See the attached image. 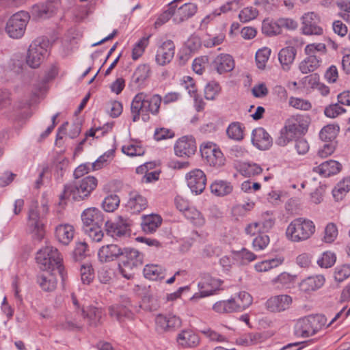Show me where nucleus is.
Returning <instances> with one entry per match:
<instances>
[{"label": "nucleus", "instance_id": "nucleus-7", "mask_svg": "<svg viewBox=\"0 0 350 350\" xmlns=\"http://www.w3.org/2000/svg\"><path fill=\"white\" fill-rule=\"evenodd\" d=\"M317 52L325 54L327 53L326 45L323 43H311L306 46L304 53L307 55L299 64L298 68L302 74H308L317 70L321 66V58L317 57Z\"/></svg>", "mask_w": 350, "mask_h": 350}, {"label": "nucleus", "instance_id": "nucleus-6", "mask_svg": "<svg viewBox=\"0 0 350 350\" xmlns=\"http://www.w3.org/2000/svg\"><path fill=\"white\" fill-rule=\"evenodd\" d=\"M36 260L40 268L43 271L57 270L62 275L64 267L62 265V258L57 249L51 245L40 249L36 255Z\"/></svg>", "mask_w": 350, "mask_h": 350}, {"label": "nucleus", "instance_id": "nucleus-31", "mask_svg": "<svg viewBox=\"0 0 350 350\" xmlns=\"http://www.w3.org/2000/svg\"><path fill=\"white\" fill-rule=\"evenodd\" d=\"M324 283L325 278L322 275L310 276L301 282L299 288L304 292L313 291L323 286Z\"/></svg>", "mask_w": 350, "mask_h": 350}, {"label": "nucleus", "instance_id": "nucleus-27", "mask_svg": "<svg viewBox=\"0 0 350 350\" xmlns=\"http://www.w3.org/2000/svg\"><path fill=\"white\" fill-rule=\"evenodd\" d=\"M83 318L89 326L96 327L101 324L103 312L101 308L90 306L81 310Z\"/></svg>", "mask_w": 350, "mask_h": 350}, {"label": "nucleus", "instance_id": "nucleus-33", "mask_svg": "<svg viewBox=\"0 0 350 350\" xmlns=\"http://www.w3.org/2000/svg\"><path fill=\"white\" fill-rule=\"evenodd\" d=\"M234 312H241L249 307L252 303V296L245 291L240 292L236 297L230 299Z\"/></svg>", "mask_w": 350, "mask_h": 350}, {"label": "nucleus", "instance_id": "nucleus-44", "mask_svg": "<svg viewBox=\"0 0 350 350\" xmlns=\"http://www.w3.org/2000/svg\"><path fill=\"white\" fill-rule=\"evenodd\" d=\"M262 31L269 36L280 34L281 29L278 21L275 22L269 19L264 20L262 25Z\"/></svg>", "mask_w": 350, "mask_h": 350}, {"label": "nucleus", "instance_id": "nucleus-37", "mask_svg": "<svg viewBox=\"0 0 350 350\" xmlns=\"http://www.w3.org/2000/svg\"><path fill=\"white\" fill-rule=\"evenodd\" d=\"M161 217L158 215H149L143 217L142 227L146 233H152L161 224Z\"/></svg>", "mask_w": 350, "mask_h": 350}, {"label": "nucleus", "instance_id": "nucleus-2", "mask_svg": "<svg viewBox=\"0 0 350 350\" xmlns=\"http://www.w3.org/2000/svg\"><path fill=\"white\" fill-rule=\"evenodd\" d=\"M310 124V118L304 115L292 116L288 118L281 129L277 144L284 146L298 135H304Z\"/></svg>", "mask_w": 350, "mask_h": 350}, {"label": "nucleus", "instance_id": "nucleus-42", "mask_svg": "<svg viewBox=\"0 0 350 350\" xmlns=\"http://www.w3.org/2000/svg\"><path fill=\"white\" fill-rule=\"evenodd\" d=\"M339 126L334 124H328L324 126L319 133V137L324 142H331L336 137Z\"/></svg>", "mask_w": 350, "mask_h": 350}, {"label": "nucleus", "instance_id": "nucleus-3", "mask_svg": "<svg viewBox=\"0 0 350 350\" xmlns=\"http://www.w3.org/2000/svg\"><path fill=\"white\" fill-rule=\"evenodd\" d=\"M97 184L98 180L95 177L86 176L73 184L66 185L62 194L60 195V199L62 200L71 198L77 201L84 200L95 189Z\"/></svg>", "mask_w": 350, "mask_h": 350}, {"label": "nucleus", "instance_id": "nucleus-30", "mask_svg": "<svg viewBox=\"0 0 350 350\" xmlns=\"http://www.w3.org/2000/svg\"><path fill=\"white\" fill-rule=\"evenodd\" d=\"M122 305L111 306L109 308V315L120 321L122 317H131L132 312L129 309L130 300L127 297L122 299Z\"/></svg>", "mask_w": 350, "mask_h": 350}, {"label": "nucleus", "instance_id": "nucleus-57", "mask_svg": "<svg viewBox=\"0 0 350 350\" xmlns=\"http://www.w3.org/2000/svg\"><path fill=\"white\" fill-rule=\"evenodd\" d=\"M241 170L244 175L252 176L259 174L262 170L256 163H245L242 164Z\"/></svg>", "mask_w": 350, "mask_h": 350}, {"label": "nucleus", "instance_id": "nucleus-43", "mask_svg": "<svg viewBox=\"0 0 350 350\" xmlns=\"http://www.w3.org/2000/svg\"><path fill=\"white\" fill-rule=\"evenodd\" d=\"M226 134L230 139L240 141L243 139V129L239 122H232L228 126Z\"/></svg>", "mask_w": 350, "mask_h": 350}, {"label": "nucleus", "instance_id": "nucleus-50", "mask_svg": "<svg viewBox=\"0 0 350 350\" xmlns=\"http://www.w3.org/2000/svg\"><path fill=\"white\" fill-rule=\"evenodd\" d=\"M288 104L291 107L299 110L308 111L312 108V104L309 100L293 96L289 98Z\"/></svg>", "mask_w": 350, "mask_h": 350}, {"label": "nucleus", "instance_id": "nucleus-13", "mask_svg": "<svg viewBox=\"0 0 350 350\" xmlns=\"http://www.w3.org/2000/svg\"><path fill=\"white\" fill-rule=\"evenodd\" d=\"M183 1H171L170 9L173 14V21L181 23L192 17L197 12V5L192 2L182 3Z\"/></svg>", "mask_w": 350, "mask_h": 350}, {"label": "nucleus", "instance_id": "nucleus-11", "mask_svg": "<svg viewBox=\"0 0 350 350\" xmlns=\"http://www.w3.org/2000/svg\"><path fill=\"white\" fill-rule=\"evenodd\" d=\"M27 230L34 239L40 241L44 236L42 217L40 215L38 202L31 204L27 222Z\"/></svg>", "mask_w": 350, "mask_h": 350}, {"label": "nucleus", "instance_id": "nucleus-40", "mask_svg": "<svg viewBox=\"0 0 350 350\" xmlns=\"http://www.w3.org/2000/svg\"><path fill=\"white\" fill-rule=\"evenodd\" d=\"M233 187L230 183L225 180H216L211 185L213 193L217 196H224L232 192Z\"/></svg>", "mask_w": 350, "mask_h": 350}, {"label": "nucleus", "instance_id": "nucleus-64", "mask_svg": "<svg viewBox=\"0 0 350 350\" xmlns=\"http://www.w3.org/2000/svg\"><path fill=\"white\" fill-rule=\"evenodd\" d=\"M350 276V265H345L336 269L334 278L341 282Z\"/></svg>", "mask_w": 350, "mask_h": 350}, {"label": "nucleus", "instance_id": "nucleus-59", "mask_svg": "<svg viewBox=\"0 0 350 350\" xmlns=\"http://www.w3.org/2000/svg\"><path fill=\"white\" fill-rule=\"evenodd\" d=\"M213 309L219 313H225V312H234V308L230 299L227 301H219L216 302L213 306Z\"/></svg>", "mask_w": 350, "mask_h": 350}, {"label": "nucleus", "instance_id": "nucleus-48", "mask_svg": "<svg viewBox=\"0 0 350 350\" xmlns=\"http://www.w3.org/2000/svg\"><path fill=\"white\" fill-rule=\"evenodd\" d=\"M271 50L268 48L259 49L256 53V62L258 68L264 69L269 58Z\"/></svg>", "mask_w": 350, "mask_h": 350}, {"label": "nucleus", "instance_id": "nucleus-21", "mask_svg": "<svg viewBox=\"0 0 350 350\" xmlns=\"http://www.w3.org/2000/svg\"><path fill=\"white\" fill-rule=\"evenodd\" d=\"M124 248L118 245L109 244L103 246L98 251V256L101 262H107L116 260L122 256Z\"/></svg>", "mask_w": 350, "mask_h": 350}, {"label": "nucleus", "instance_id": "nucleus-63", "mask_svg": "<svg viewBox=\"0 0 350 350\" xmlns=\"http://www.w3.org/2000/svg\"><path fill=\"white\" fill-rule=\"evenodd\" d=\"M269 243V236L260 234L253 240L252 246L256 251L263 250L268 245Z\"/></svg>", "mask_w": 350, "mask_h": 350}, {"label": "nucleus", "instance_id": "nucleus-20", "mask_svg": "<svg viewBox=\"0 0 350 350\" xmlns=\"http://www.w3.org/2000/svg\"><path fill=\"white\" fill-rule=\"evenodd\" d=\"M55 8L53 1H41L34 4L31 9V14L34 19L51 17L55 12Z\"/></svg>", "mask_w": 350, "mask_h": 350}, {"label": "nucleus", "instance_id": "nucleus-22", "mask_svg": "<svg viewBox=\"0 0 350 350\" xmlns=\"http://www.w3.org/2000/svg\"><path fill=\"white\" fill-rule=\"evenodd\" d=\"M126 208L133 213H139L146 209L148 202L145 197L137 191H131L129 194V200Z\"/></svg>", "mask_w": 350, "mask_h": 350}, {"label": "nucleus", "instance_id": "nucleus-51", "mask_svg": "<svg viewBox=\"0 0 350 350\" xmlns=\"http://www.w3.org/2000/svg\"><path fill=\"white\" fill-rule=\"evenodd\" d=\"M282 263V261L278 258L263 260L256 264L255 269L258 272L267 271L272 268L277 267Z\"/></svg>", "mask_w": 350, "mask_h": 350}, {"label": "nucleus", "instance_id": "nucleus-36", "mask_svg": "<svg viewBox=\"0 0 350 350\" xmlns=\"http://www.w3.org/2000/svg\"><path fill=\"white\" fill-rule=\"evenodd\" d=\"M48 270L45 273H42L38 278L40 286L44 291H52L56 288L57 279L55 274Z\"/></svg>", "mask_w": 350, "mask_h": 350}, {"label": "nucleus", "instance_id": "nucleus-14", "mask_svg": "<svg viewBox=\"0 0 350 350\" xmlns=\"http://www.w3.org/2000/svg\"><path fill=\"white\" fill-rule=\"evenodd\" d=\"M187 186L192 193H201L205 189L206 177L204 172L200 169H195L185 176Z\"/></svg>", "mask_w": 350, "mask_h": 350}, {"label": "nucleus", "instance_id": "nucleus-25", "mask_svg": "<svg viewBox=\"0 0 350 350\" xmlns=\"http://www.w3.org/2000/svg\"><path fill=\"white\" fill-rule=\"evenodd\" d=\"M297 55V50L293 46L282 49L278 53V59L284 71L290 70Z\"/></svg>", "mask_w": 350, "mask_h": 350}, {"label": "nucleus", "instance_id": "nucleus-23", "mask_svg": "<svg viewBox=\"0 0 350 350\" xmlns=\"http://www.w3.org/2000/svg\"><path fill=\"white\" fill-rule=\"evenodd\" d=\"M83 227L102 225L104 221L102 212L94 207L85 209L81 214Z\"/></svg>", "mask_w": 350, "mask_h": 350}, {"label": "nucleus", "instance_id": "nucleus-39", "mask_svg": "<svg viewBox=\"0 0 350 350\" xmlns=\"http://www.w3.org/2000/svg\"><path fill=\"white\" fill-rule=\"evenodd\" d=\"M350 191V178H346L340 180L333 189L332 195L336 201L342 200Z\"/></svg>", "mask_w": 350, "mask_h": 350}, {"label": "nucleus", "instance_id": "nucleus-15", "mask_svg": "<svg viewBox=\"0 0 350 350\" xmlns=\"http://www.w3.org/2000/svg\"><path fill=\"white\" fill-rule=\"evenodd\" d=\"M221 284V281L220 280L213 278L209 275H205L198 284L201 291L199 293H196L191 299H195L214 294L219 289Z\"/></svg>", "mask_w": 350, "mask_h": 350}, {"label": "nucleus", "instance_id": "nucleus-54", "mask_svg": "<svg viewBox=\"0 0 350 350\" xmlns=\"http://www.w3.org/2000/svg\"><path fill=\"white\" fill-rule=\"evenodd\" d=\"M120 199L116 195H110L105 198L103 202V207L107 212H113L119 206Z\"/></svg>", "mask_w": 350, "mask_h": 350}, {"label": "nucleus", "instance_id": "nucleus-28", "mask_svg": "<svg viewBox=\"0 0 350 350\" xmlns=\"http://www.w3.org/2000/svg\"><path fill=\"white\" fill-rule=\"evenodd\" d=\"M213 66L217 72L222 74L231 71L234 67V62L231 55L220 54L213 61Z\"/></svg>", "mask_w": 350, "mask_h": 350}, {"label": "nucleus", "instance_id": "nucleus-10", "mask_svg": "<svg viewBox=\"0 0 350 350\" xmlns=\"http://www.w3.org/2000/svg\"><path fill=\"white\" fill-rule=\"evenodd\" d=\"M29 12L21 11L14 14L6 22L5 31L8 36L12 39L21 38L26 30L29 21Z\"/></svg>", "mask_w": 350, "mask_h": 350}, {"label": "nucleus", "instance_id": "nucleus-47", "mask_svg": "<svg viewBox=\"0 0 350 350\" xmlns=\"http://www.w3.org/2000/svg\"><path fill=\"white\" fill-rule=\"evenodd\" d=\"M232 9V1H227L226 3L221 5L219 8L220 12H217V10L213 12L212 14L207 15L205 16L200 24L201 28H206L208 23L211 20H212L215 16H219L221 12L225 13L228 11H230Z\"/></svg>", "mask_w": 350, "mask_h": 350}, {"label": "nucleus", "instance_id": "nucleus-35", "mask_svg": "<svg viewBox=\"0 0 350 350\" xmlns=\"http://www.w3.org/2000/svg\"><path fill=\"white\" fill-rule=\"evenodd\" d=\"M143 272L146 278L152 280H161L165 275V269L161 265L154 264L146 265Z\"/></svg>", "mask_w": 350, "mask_h": 350}, {"label": "nucleus", "instance_id": "nucleus-1", "mask_svg": "<svg viewBox=\"0 0 350 350\" xmlns=\"http://www.w3.org/2000/svg\"><path fill=\"white\" fill-rule=\"evenodd\" d=\"M162 98L159 94L150 95L145 92L137 94L131 105V114L134 122L139 120L144 122L150 120V113L157 116L159 113Z\"/></svg>", "mask_w": 350, "mask_h": 350}, {"label": "nucleus", "instance_id": "nucleus-53", "mask_svg": "<svg viewBox=\"0 0 350 350\" xmlns=\"http://www.w3.org/2000/svg\"><path fill=\"white\" fill-rule=\"evenodd\" d=\"M122 151L124 154L130 157L142 156L145 152L144 148L135 144L123 146L122 147Z\"/></svg>", "mask_w": 350, "mask_h": 350}, {"label": "nucleus", "instance_id": "nucleus-61", "mask_svg": "<svg viewBox=\"0 0 350 350\" xmlns=\"http://www.w3.org/2000/svg\"><path fill=\"white\" fill-rule=\"evenodd\" d=\"M345 111L346 110L342 107L336 103L326 107L324 110V113L328 118H334Z\"/></svg>", "mask_w": 350, "mask_h": 350}, {"label": "nucleus", "instance_id": "nucleus-45", "mask_svg": "<svg viewBox=\"0 0 350 350\" xmlns=\"http://www.w3.org/2000/svg\"><path fill=\"white\" fill-rule=\"evenodd\" d=\"M185 216L196 226H202L205 221L201 213L195 208H189L186 210Z\"/></svg>", "mask_w": 350, "mask_h": 350}, {"label": "nucleus", "instance_id": "nucleus-19", "mask_svg": "<svg viewBox=\"0 0 350 350\" xmlns=\"http://www.w3.org/2000/svg\"><path fill=\"white\" fill-rule=\"evenodd\" d=\"M292 297L288 295H280L270 297L267 308L271 312H282L289 308L292 304Z\"/></svg>", "mask_w": 350, "mask_h": 350}, {"label": "nucleus", "instance_id": "nucleus-24", "mask_svg": "<svg viewBox=\"0 0 350 350\" xmlns=\"http://www.w3.org/2000/svg\"><path fill=\"white\" fill-rule=\"evenodd\" d=\"M105 230L108 235L117 239L129 234V228L127 224L121 219L116 223L111 221H106Z\"/></svg>", "mask_w": 350, "mask_h": 350}, {"label": "nucleus", "instance_id": "nucleus-12", "mask_svg": "<svg viewBox=\"0 0 350 350\" xmlns=\"http://www.w3.org/2000/svg\"><path fill=\"white\" fill-rule=\"evenodd\" d=\"M200 152L202 159L210 166L219 168L224 165L226 159L217 144L210 142L203 143Z\"/></svg>", "mask_w": 350, "mask_h": 350}, {"label": "nucleus", "instance_id": "nucleus-32", "mask_svg": "<svg viewBox=\"0 0 350 350\" xmlns=\"http://www.w3.org/2000/svg\"><path fill=\"white\" fill-rule=\"evenodd\" d=\"M177 341L184 347H196L200 341L199 337L192 330L182 331L177 336Z\"/></svg>", "mask_w": 350, "mask_h": 350}, {"label": "nucleus", "instance_id": "nucleus-49", "mask_svg": "<svg viewBox=\"0 0 350 350\" xmlns=\"http://www.w3.org/2000/svg\"><path fill=\"white\" fill-rule=\"evenodd\" d=\"M100 226L101 225H96L90 227H83V229L91 239L94 241L99 242L104 236Z\"/></svg>", "mask_w": 350, "mask_h": 350}, {"label": "nucleus", "instance_id": "nucleus-18", "mask_svg": "<svg viewBox=\"0 0 350 350\" xmlns=\"http://www.w3.org/2000/svg\"><path fill=\"white\" fill-rule=\"evenodd\" d=\"M175 53V46L172 40H166L158 48L156 62L159 65L164 66L171 62Z\"/></svg>", "mask_w": 350, "mask_h": 350}, {"label": "nucleus", "instance_id": "nucleus-58", "mask_svg": "<svg viewBox=\"0 0 350 350\" xmlns=\"http://www.w3.org/2000/svg\"><path fill=\"white\" fill-rule=\"evenodd\" d=\"M113 156V150H109L105 152L92 163L93 170H98L102 168L105 165L108 163L109 160L111 159Z\"/></svg>", "mask_w": 350, "mask_h": 350}, {"label": "nucleus", "instance_id": "nucleus-5", "mask_svg": "<svg viewBox=\"0 0 350 350\" xmlns=\"http://www.w3.org/2000/svg\"><path fill=\"white\" fill-rule=\"evenodd\" d=\"M315 232L312 221L299 217L293 219L288 226L286 234L291 241L300 242L308 239Z\"/></svg>", "mask_w": 350, "mask_h": 350}, {"label": "nucleus", "instance_id": "nucleus-60", "mask_svg": "<svg viewBox=\"0 0 350 350\" xmlns=\"http://www.w3.org/2000/svg\"><path fill=\"white\" fill-rule=\"evenodd\" d=\"M258 16V11L256 8L247 7L243 9L239 14L241 22L247 23L254 19Z\"/></svg>", "mask_w": 350, "mask_h": 350}, {"label": "nucleus", "instance_id": "nucleus-52", "mask_svg": "<svg viewBox=\"0 0 350 350\" xmlns=\"http://www.w3.org/2000/svg\"><path fill=\"white\" fill-rule=\"evenodd\" d=\"M148 37H143L135 44L132 51L133 59L136 60L142 55L148 44Z\"/></svg>", "mask_w": 350, "mask_h": 350}, {"label": "nucleus", "instance_id": "nucleus-16", "mask_svg": "<svg viewBox=\"0 0 350 350\" xmlns=\"http://www.w3.org/2000/svg\"><path fill=\"white\" fill-rule=\"evenodd\" d=\"M196 149V141L192 137H182L174 145L175 154L180 157H190L195 154Z\"/></svg>", "mask_w": 350, "mask_h": 350}, {"label": "nucleus", "instance_id": "nucleus-4", "mask_svg": "<svg viewBox=\"0 0 350 350\" xmlns=\"http://www.w3.org/2000/svg\"><path fill=\"white\" fill-rule=\"evenodd\" d=\"M144 255L135 248L126 247L118 265L121 275L131 280L135 275V271L144 263Z\"/></svg>", "mask_w": 350, "mask_h": 350}, {"label": "nucleus", "instance_id": "nucleus-46", "mask_svg": "<svg viewBox=\"0 0 350 350\" xmlns=\"http://www.w3.org/2000/svg\"><path fill=\"white\" fill-rule=\"evenodd\" d=\"M338 234L336 225L332 222L329 223L325 228L323 241L327 243H333Z\"/></svg>", "mask_w": 350, "mask_h": 350}, {"label": "nucleus", "instance_id": "nucleus-34", "mask_svg": "<svg viewBox=\"0 0 350 350\" xmlns=\"http://www.w3.org/2000/svg\"><path fill=\"white\" fill-rule=\"evenodd\" d=\"M252 135L253 143L259 148H265L271 144V137L263 128L254 129Z\"/></svg>", "mask_w": 350, "mask_h": 350}, {"label": "nucleus", "instance_id": "nucleus-62", "mask_svg": "<svg viewBox=\"0 0 350 350\" xmlns=\"http://www.w3.org/2000/svg\"><path fill=\"white\" fill-rule=\"evenodd\" d=\"M260 224V230L262 233L268 232L272 228L275 224V219L269 213H266L263 215L262 220L258 221Z\"/></svg>", "mask_w": 350, "mask_h": 350}, {"label": "nucleus", "instance_id": "nucleus-29", "mask_svg": "<svg viewBox=\"0 0 350 350\" xmlns=\"http://www.w3.org/2000/svg\"><path fill=\"white\" fill-rule=\"evenodd\" d=\"M341 164L336 161L329 160L314 167L313 171L325 177L336 174L340 172Z\"/></svg>", "mask_w": 350, "mask_h": 350}, {"label": "nucleus", "instance_id": "nucleus-41", "mask_svg": "<svg viewBox=\"0 0 350 350\" xmlns=\"http://www.w3.org/2000/svg\"><path fill=\"white\" fill-rule=\"evenodd\" d=\"M150 69L146 64L139 65L132 76L133 82L138 86L142 85L144 82L150 77Z\"/></svg>", "mask_w": 350, "mask_h": 350}, {"label": "nucleus", "instance_id": "nucleus-9", "mask_svg": "<svg viewBox=\"0 0 350 350\" xmlns=\"http://www.w3.org/2000/svg\"><path fill=\"white\" fill-rule=\"evenodd\" d=\"M50 46L49 40L45 38H38L29 45L26 62L32 68H37L45 58Z\"/></svg>", "mask_w": 350, "mask_h": 350}, {"label": "nucleus", "instance_id": "nucleus-38", "mask_svg": "<svg viewBox=\"0 0 350 350\" xmlns=\"http://www.w3.org/2000/svg\"><path fill=\"white\" fill-rule=\"evenodd\" d=\"M296 275L283 272L271 280V284L277 288H288L294 284Z\"/></svg>", "mask_w": 350, "mask_h": 350}, {"label": "nucleus", "instance_id": "nucleus-8", "mask_svg": "<svg viewBox=\"0 0 350 350\" xmlns=\"http://www.w3.org/2000/svg\"><path fill=\"white\" fill-rule=\"evenodd\" d=\"M327 319L322 314L309 315L299 319L295 325L297 336L308 338L315 334L326 323Z\"/></svg>", "mask_w": 350, "mask_h": 350}, {"label": "nucleus", "instance_id": "nucleus-26", "mask_svg": "<svg viewBox=\"0 0 350 350\" xmlns=\"http://www.w3.org/2000/svg\"><path fill=\"white\" fill-rule=\"evenodd\" d=\"M55 237L57 241L64 245H68L75 235V228L72 225L59 224L55 228Z\"/></svg>", "mask_w": 350, "mask_h": 350}, {"label": "nucleus", "instance_id": "nucleus-55", "mask_svg": "<svg viewBox=\"0 0 350 350\" xmlns=\"http://www.w3.org/2000/svg\"><path fill=\"white\" fill-rule=\"evenodd\" d=\"M336 260V257L334 253L331 252H325L317 260V263L321 267L329 268L335 263Z\"/></svg>", "mask_w": 350, "mask_h": 350}, {"label": "nucleus", "instance_id": "nucleus-56", "mask_svg": "<svg viewBox=\"0 0 350 350\" xmlns=\"http://www.w3.org/2000/svg\"><path fill=\"white\" fill-rule=\"evenodd\" d=\"M220 86L215 81H211L205 86L204 96L207 100H213L220 92Z\"/></svg>", "mask_w": 350, "mask_h": 350}, {"label": "nucleus", "instance_id": "nucleus-17", "mask_svg": "<svg viewBox=\"0 0 350 350\" xmlns=\"http://www.w3.org/2000/svg\"><path fill=\"white\" fill-rule=\"evenodd\" d=\"M302 31L305 35H322L323 28L317 25L319 17L314 12H308L302 16Z\"/></svg>", "mask_w": 350, "mask_h": 350}]
</instances>
